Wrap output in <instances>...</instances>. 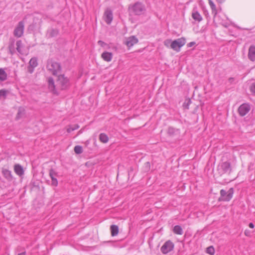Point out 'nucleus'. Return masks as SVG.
I'll return each instance as SVG.
<instances>
[{
	"label": "nucleus",
	"mask_w": 255,
	"mask_h": 255,
	"mask_svg": "<svg viewBox=\"0 0 255 255\" xmlns=\"http://www.w3.org/2000/svg\"><path fill=\"white\" fill-rule=\"evenodd\" d=\"M98 43L102 46H104L106 44L104 41L101 40H99Z\"/></svg>",
	"instance_id": "36"
},
{
	"label": "nucleus",
	"mask_w": 255,
	"mask_h": 255,
	"mask_svg": "<svg viewBox=\"0 0 255 255\" xmlns=\"http://www.w3.org/2000/svg\"><path fill=\"white\" fill-rule=\"evenodd\" d=\"M1 173L8 182H11L13 180V177L11 171L7 169L2 168Z\"/></svg>",
	"instance_id": "12"
},
{
	"label": "nucleus",
	"mask_w": 255,
	"mask_h": 255,
	"mask_svg": "<svg viewBox=\"0 0 255 255\" xmlns=\"http://www.w3.org/2000/svg\"><path fill=\"white\" fill-rule=\"evenodd\" d=\"M80 152L81 153L82 152V147L81 146V151H80Z\"/></svg>",
	"instance_id": "43"
},
{
	"label": "nucleus",
	"mask_w": 255,
	"mask_h": 255,
	"mask_svg": "<svg viewBox=\"0 0 255 255\" xmlns=\"http://www.w3.org/2000/svg\"><path fill=\"white\" fill-rule=\"evenodd\" d=\"M206 252L208 254L211 255H213L215 253L214 249L212 246L207 248Z\"/></svg>",
	"instance_id": "32"
},
{
	"label": "nucleus",
	"mask_w": 255,
	"mask_h": 255,
	"mask_svg": "<svg viewBox=\"0 0 255 255\" xmlns=\"http://www.w3.org/2000/svg\"><path fill=\"white\" fill-rule=\"evenodd\" d=\"M25 254H26L25 252H24L18 254V255H25Z\"/></svg>",
	"instance_id": "39"
},
{
	"label": "nucleus",
	"mask_w": 255,
	"mask_h": 255,
	"mask_svg": "<svg viewBox=\"0 0 255 255\" xmlns=\"http://www.w3.org/2000/svg\"><path fill=\"white\" fill-rule=\"evenodd\" d=\"M111 232L112 236H116L118 234L119 228L117 225H113L111 226Z\"/></svg>",
	"instance_id": "26"
},
{
	"label": "nucleus",
	"mask_w": 255,
	"mask_h": 255,
	"mask_svg": "<svg viewBox=\"0 0 255 255\" xmlns=\"http://www.w3.org/2000/svg\"><path fill=\"white\" fill-rule=\"evenodd\" d=\"M194 44H195V42H191L190 43H189V46H193Z\"/></svg>",
	"instance_id": "38"
},
{
	"label": "nucleus",
	"mask_w": 255,
	"mask_h": 255,
	"mask_svg": "<svg viewBox=\"0 0 255 255\" xmlns=\"http://www.w3.org/2000/svg\"><path fill=\"white\" fill-rule=\"evenodd\" d=\"M249 227L251 228H254V225L253 223H250L249 225Z\"/></svg>",
	"instance_id": "37"
},
{
	"label": "nucleus",
	"mask_w": 255,
	"mask_h": 255,
	"mask_svg": "<svg viewBox=\"0 0 255 255\" xmlns=\"http://www.w3.org/2000/svg\"><path fill=\"white\" fill-rule=\"evenodd\" d=\"M24 22L23 21H19L15 26L13 30V35L17 38L21 37L24 33Z\"/></svg>",
	"instance_id": "7"
},
{
	"label": "nucleus",
	"mask_w": 255,
	"mask_h": 255,
	"mask_svg": "<svg viewBox=\"0 0 255 255\" xmlns=\"http://www.w3.org/2000/svg\"><path fill=\"white\" fill-rule=\"evenodd\" d=\"M16 49L17 51V52L19 53L22 54L23 52L22 51V48L23 47V44L22 41L21 40H17L16 42Z\"/></svg>",
	"instance_id": "24"
},
{
	"label": "nucleus",
	"mask_w": 255,
	"mask_h": 255,
	"mask_svg": "<svg viewBox=\"0 0 255 255\" xmlns=\"http://www.w3.org/2000/svg\"><path fill=\"white\" fill-rule=\"evenodd\" d=\"M146 10L145 6L141 2H136L132 4H130L128 7L129 13L136 15L143 14Z\"/></svg>",
	"instance_id": "3"
},
{
	"label": "nucleus",
	"mask_w": 255,
	"mask_h": 255,
	"mask_svg": "<svg viewBox=\"0 0 255 255\" xmlns=\"http://www.w3.org/2000/svg\"><path fill=\"white\" fill-rule=\"evenodd\" d=\"M245 234L247 236L248 233H246V231L245 232Z\"/></svg>",
	"instance_id": "42"
},
{
	"label": "nucleus",
	"mask_w": 255,
	"mask_h": 255,
	"mask_svg": "<svg viewBox=\"0 0 255 255\" xmlns=\"http://www.w3.org/2000/svg\"><path fill=\"white\" fill-rule=\"evenodd\" d=\"M74 151L77 154H80V145H77L75 147Z\"/></svg>",
	"instance_id": "34"
},
{
	"label": "nucleus",
	"mask_w": 255,
	"mask_h": 255,
	"mask_svg": "<svg viewBox=\"0 0 255 255\" xmlns=\"http://www.w3.org/2000/svg\"><path fill=\"white\" fill-rule=\"evenodd\" d=\"M250 105L248 103H244L242 104L238 108V113L242 116H245L250 111Z\"/></svg>",
	"instance_id": "9"
},
{
	"label": "nucleus",
	"mask_w": 255,
	"mask_h": 255,
	"mask_svg": "<svg viewBox=\"0 0 255 255\" xmlns=\"http://www.w3.org/2000/svg\"><path fill=\"white\" fill-rule=\"evenodd\" d=\"M7 78V75L4 69L0 68V81L3 82L5 81Z\"/></svg>",
	"instance_id": "23"
},
{
	"label": "nucleus",
	"mask_w": 255,
	"mask_h": 255,
	"mask_svg": "<svg viewBox=\"0 0 255 255\" xmlns=\"http://www.w3.org/2000/svg\"><path fill=\"white\" fill-rule=\"evenodd\" d=\"M172 41L171 39H166L164 41V45L166 47H170L171 48V44H172Z\"/></svg>",
	"instance_id": "31"
},
{
	"label": "nucleus",
	"mask_w": 255,
	"mask_h": 255,
	"mask_svg": "<svg viewBox=\"0 0 255 255\" xmlns=\"http://www.w3.org/2000/svg\"><path fill=\"white\" fill-rule=\"evenodd\" d=\"M38 66L37 58L33 57L31 58L29 62V65L27 67L28 72L32 74L34 68Z\"/></svg>",
	"instance_id": "11"
},
{
	"label": "nucleus",
	"mask_w": 255,
	"mask_h": 255,
	"mask_svg": "<svg viewBox=\"0 0 255 255\" xmlns=\"http://www.w3.org/2000/svg\"><path fill=\"white\" fill-rule=\"evenodd\" d=\"M248 58L252 61H255V46L251 45L249 49Z\"/></svg>",
	"instance_id": "19"
},
{
	"label": "nucleus",
	"mask_w": 255,
	"mask_h": 255,
	"mask_svg": "<svg viewBox=\"0 0 255 255\" xmlns=\"http://www.w3.org/2000/svg\"><path fill=\"white\" fill-rule=\"evenodd\" d=\"M220 168L222 170V172L223 173L230 172L232 170L231 164L230 162L228 161L223 162L220 165Z\"/></svg>",
	"instance_id": "17"
},
{
	"label": "nucleus",
	"mask_w": 255,
	"mask_h": 255,
	"mask_svg": "<svg viewBox=\"0 0 255 255\" xmlns=\"http://www.w3.org/2000/svg\"><path fill=\"white\" fill-rule=\"evenodd\" d=\"M14 171L15 173L20 177L24 175V171L23 168L22 166L19 164H15L14 166Z\"/></svg>",
	"instance_id": "20"
},
{
	"label": "nucleus",
	"mask_w": 255,
	"mask_h": 255,
	"mask_svg": "<svg viewBox=\"0 0 255 255\" xmlns=\"http://www.w3.org/2000/svg\"><path fill=\"white\" fill-rule=\"evenodd\" d=\"M57 175V173L53 169H50L49 170V176L51 179V185L54 186L58 185V181L56 177Z\"/></svg>",
	"instance_id": "13"
},
{
	"label": "nucleus",
	"mask_w": 255,
	"mask_h": 255,
	"mask_svg": "<svg viewBox=\"0 0 255 255\" xmlns=\"http://www.w3.org/2000/svg\"><path fill=\"white\" fill-rule=\"evenodd\" d=\"M101 56L105 61L110 62L112 59L113 54L111 52L105 51L102 54Z\"/></svg>",
	"instance_id": "21"
},
{
	"label": "nucleus",
	"mask_w": 255,
	"mask_h": 255,
	"mask_svg": "<svg viewBox=\"0 0 255 255\" xmlns=\"http://www.w3.org/2000/svg\"><path fill=\"white\" fill-rule=\"evenodd\" d=\"M175 128L172 127H169L168 129V133L170 135L173 134L175 132Z\"/></svg>",
	"instance_id": "33"
},
{
	"label": "nucleus",
	"mask_w": 255,
	"mask_h": 255,
	"mask_svg": "<svg viewBox=\"0 0 255 255\" xmlns=\"http://www.w3.org/2000/svg\"><path fill=\"white\" fill-rule=\"evenodd\" d=\"M186 43V39L184 37H181L172 41L171 49L176 52H179L181 48Z\"/></svg>",
	"instance_id": "6"
},
{
	"label": "nucleus",
	"mask_w": 255,
	"mask_h": 255,
	"mask_svg": "<svg viewBox=\"0 0 255 255\" xmlns=\"http://www.w3.org/2000/svg\"><path fill=\"white\" fill-rule=\"evenodd\" d=\"M78 128H79V126L78 125H77L75 127V128H67V132H70L74 130L75 129H77Z\"/></svg>",
	"instance_id": "35"
},
{
	"label": "nucleus",
	"mask_w": 255,
	"mask_h": 255,
	"mask_svg": "<svg viewBox=\"0 0 255 255\" xmlns=\"http://www.w3.org/2000/svg\"><path fill=\"white\" fill-rule=\"evenodd\" d=\"M217 1H218V2H220V3H221L223 1H224L225 0H216Z\"/></svg>",
	"instance_id": "40"
},
{
	"label": "nucleus",
	"mask_w": 255,
	"mask_h": 255,
	"mask_svg": "<svg viewBox=\"0 0 255 255\" xmlns=\"http://www.w3.org/2000/svg\"><path fill=\"white\" fill-rule=\"evenodd\" d=\"M245 234L247 236L248 233H246V231L245 232Z\"/></svg>",
	"instance_id": "41"
},
{
	"label": "nucleus",
	"mask_w": 255,
	"mask_h": 255,
	"mask_svg": "<svg viewBox=\"0 0 255 255\" xmlns=\"http://www.w3.org/2000/svg\"><path fill=\"white\" fill-rule=\"evenodd\" d=\"M99 139L102 142L106 143L109 141V137L106 134L102 133L99 135Z\"/></svg>",
	"instance_id": "27"
},
{
	"label": "nucleus",
	"mask_w": 255,
	"mask_h": 255,
	"mask_svg": "<svg viewBox=\"0 0 255 255\" xmlns=\"http://www.w3.org/2000/svg\"><path fill=\"white\" fill-rule=\"evenodd\" d=\"M174 245L170 240L166 241L161 247L160 251L163 254H166L174 249Z\"/></svg>",
	"instance_id": "8"
},
{
	"label": "nucleus",
	"mask_w": 255,
	"mask_h": 255,
	"mask_svg": "<svg viewBox=\"0 0 255 255\" xmlns=\"http://www.w3.org/2000/svg\"><path fill=\"white\" fill-rule=\"evenodd\" d=\"M59 30L57 28H50L47 30L46 36L47 38H52L58 35Z\"/></svg>",
	"instance_id": "16"
},
{
	"label": "nucleus",
	"mask_w": 255,
	"mask_h": 255,
	"mask_svg": "<svg viewBox=\"0 0 255 255\" xmlns=\"http://www.w3.org/2000/svg\"><path fill=\"white\" fill-rule=\"evenodd\" d=\"M192 17L194 20L198 22H201L202 19V16L200 13L197 10L196 8H194L192 12Z\"/></svg>",
	"instance_id": "18"
},
{
	"label": "nucleus",
	"mask_w": 255,
	"mask_h": 255,
	"mask_svg": "<svg viewBox=\"0 0 255 255\" xmlns=\"http://www.w3.org/2000/svg\"><path fill=\"white\" fill-rule=\"evenodd\" d=\"M209 4L211 8L212 14L216 16L217 14V10L215 4L212 0H209Z\"/></svg>",
	"instance_id": "25"
},
{
	"label": "nucleus",
	"mask_w": 255,
	"mask_h": 255,
	"mask_svg": "<svg viewBox=\"0 0 255 255\" xmlns=\"http://www.w3.org/2000/svg\"><path fill=\"white\" fill-rule=\"evenodd\" d=\"M103 18L107 24H110L112 23L113 19V14L112 11L110 8H107L105 10Z\"/></svg>",
	"instance_id": "10"
},
{
	"label": "nucleus",
	"mask_w": 255,
	"mask_h": 255,
	"mask_svg": "<svg viewBox=\"0 0 255 255\" xmlns=\"http://www.w3.org/2000/svg\"><path fill=\"white\" fill-rule=\"evenodd\" d=\"M46 68L49 72L54 76L57 75L62 70L61 64L53 59H48L47 60Z\"/></svg>",
	"instance_id": "2"
},
{
	"label": "nucleus",
	"mask_w": 255,
	"mask_h": 255,
	"mask_svg": "<svg viewBox=\"0 0 255 255\" xmlns=\"http://www.w3.org/2000/svg\"><path fill=\"white\" fill-rule=\"evenodd\" d=\"M173 231V232L177 235H181L183 233L182 228L179 225L175 226Z\"/></svg>",
	"instance_id": "28"
},
{
	"label": "nucleus",
	"mask_w": 255,
	"mask_h": 255,
	"mask_svg": "<svg viewBox=\"0 0 255 255\" xmlns=\"http://www.w3.org/2000/svg\"><path fill=\"white\" fill-rule=\"evenodd\" d=\"M249 89L252 94L255 95V81L251 82Z\"/></svg>",
	"instance_id": "29"
},
{
	"label": "nucleus",
	"mask_w": 255,
	"mask_h": 255,
	"mask_svg": "<svg viewBox=\"0 0 255 255\" xmlns=\"http://www.w3.org/2000/svg\"><path fill=\"white\" fill-rule=\"evenodd\" d=\"M15 39L13 37H10L8 41V50L9 52L11 55H13L15 52Z\"/></svg>",
	"instance_id": "14"
},
{
	"label": "nucleus",
	"mask_w": 255,
	"mask_h": 255,
	"mask_svg": "<svg viewBox=\"0 0 255 255\" xmlns=\"http://www.w3.org/2000/svg\"><path fill=\"white\" fill-rule=\"evenodd\" d=\"M214 22L218 24H221L225 27L230 25V20L227 16L224 14L214 15Z\"/></svg>",
	"instance_id": "4"
},
{
	"label": "nucleus",
	"mask_w": 255,
	"mask_h": 255,
	"mask_svg": "<svg viewBox=\"0 0 255 255\" xmlns=\"http://www.w3.org/2000/svg\"><path fill=\"white\" fill-rule=\"evenodd\" d=\"M233 194L234 189L233 188H230L227 192L224 189H221L220 190L221 197L219 200L222 201H229L232 198Z\"/></svg>",
	"instance_id": "5"
},
{
	"label": "nucleus",
	"mask_w": 255,
	"mask_h": 255,
	"mask_svg": "<svg viewBox=\"0 0 255 255\" xmlns=\"http://www.w3.org/2000/svg\"><path fill=\"white\" fill-rule=\"evenodd\" d=\"M8 91L5 89L0 90V99L3 98L5 99L7 96Z\"/></svg>",
	"instance_id": "30"
},
{
	"label": "nucleus",
	"mask_w": 255,
	"mask_h": 255,
	"mask_svg": "<svg viewBox=\"0 0 255 255\" xmlns=\"http://www.w3.org/2000/svg\"><path fill=\"white\" fill-rule=\"evenodd\" d=\"M47 81L49 90L56 95L59 94V91L67 89L70 85L68 78L64 74H60L57 76L56 85L53 78L51 77H49Z\"/></svg>",
	"instance_id": "1"
},
{
	"label": "nucleus",
	"mask_w": 255,
	"mask_h": 255,
	"mask_svg": "<svg viewBox=\"0 0 255 255\" xmlns=\"http://www.w3.org/2000/svg\"><path fill=\"white\" fill-rule=\"evenodd\" d=\"M138 42L137 38L134 36H131L127 38L125 43L128 47H132L134 44Z\"/></svg>",
	"instance_id": "15"
},
{
	"label": "nucleus",
	"mask_w": 255,
	"mask_h": 255,
	"mask_svg": "<svg viewBox=\"0 0 255 255\" xmlns=\"http://www.w3.org/2000/svg\"><path fill=\"white\" fill-rule=\"evenodd\" d=\"M25 114V110L23 108L19 107L18 110L17 114L16 116L15 119L18 120L21 118Z\"/></svg>",
	"instance_id": "22"
}]
</instances>
